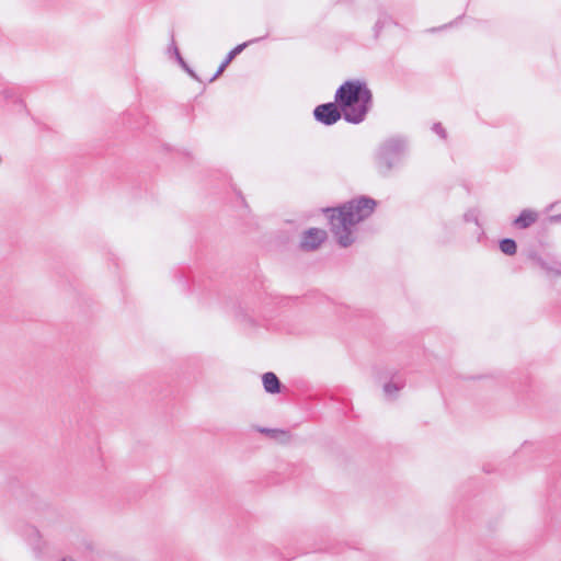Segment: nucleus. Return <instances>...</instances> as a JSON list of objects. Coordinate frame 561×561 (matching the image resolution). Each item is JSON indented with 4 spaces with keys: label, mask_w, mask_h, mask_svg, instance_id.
Masks as SVG:
<instances>
[{
    "label": "nucleus",
    "mask_w": 561,
    "mask_h": 561,
    "mask_svg": "<svg viewBox=\"0 0 561 561\" xmlns=\"http://www.w3.org/2000/svg\"><path fill=\"white\" fill-rule=\"evenodd\" d=\"M225 71L224 67H218V70L216 71V73L213 76V78L210 79V81H214L216 80L222 72Z\"/></svg>",
    "instance_id": "14"
},
{
    "label": "nucleus",
    "mask_w": 561,
    "mask_h": 561,
    "mask_svg": "<svg viewBox=\"0 0 561 561\" xmlns=\"http://www.w3.org/2000/svg\"><path fill=\"white\" fill-rule=\"evenodd\" d=\"M175 48H178V47L175 46V44H174V43H172V47H171V49H172V53H174V54H175Z\"/></svg>",
    "instance_id": "16"
},
{
    "label": "nucleus",
    "mask_w": 561,
    "mask_h": 561,
    "mask_svg": "<svg viewBox=\"0 0 561 561\" xmlns=\"http://www.w3.org/2000/svg\"><path fill=\"white\" fill-rule=\"evenodd\" d=\"M407 151V141L400 137H391L385 140L376 154L378 172L388 175L397 167Z\"/></svg>",
    "instance_id": "3"
},
{
    "label": "nucleus",
    "mask_w": 561,
    "mask_h": 561,
    "mask_svg": "<svg viewBox=\"0 0 561 561\" xmlns=\"http://www.w3.org/2000/svg\"><path fill=\"white\" fill-rule=\"evenodd\" d=\"M335 102L346 122L359 124L371 107L373 94L366 83L358 80L346 81L336 90Z\"/></svg>",
    "instance_id": "2"
},
{
    "label": "nucleus",
    "mask_w": 561,
    "mask_h": 561,
    "mask_svg": "<svg viewBox=\"0 0 561 561\" xmlns=\"http://www.w3.org/2000/svg\"><path fill=\"white\" fill-rule=\"evenodd\" d=\"M262 381H263L264 390L267 393L275 394V393L280 392L282 383H280L278 377L274 373H272V371L265 373L262 376Z\"/></svg>",
    "instance_id": "7"
},
{
    "label": "nucleus",
    "mask_w": 561,
    "mask_h": 561,
    "mask_svg": "<svg viewBox=\"0 0 561 561\" xmlns=\"http://www.w3.org/2000/svg\"><path fill=\"white\" fill-rule=\"evenodd\" d=\"M500 249L506 255H514L517 251V245L513 239L506 238L501 240Z\"/></svg>",
    "instance_id": "10"
},
{
    "label": "nucleus",
    "mask_w": 561,
    "mask_h": 561,
    "mask_svg": "<svg viewBox=\"0 0 561 561\" xmlns=\"http://www.w3.org/2000/svg\"><path fill=\"white\" fill-rule=\"evenodd\" d=\"M263 37H260V38H256V39H252V41H249V42H245L243 44H240L238 46H236L232 50L229 51V54L227 55V57L225 58V60L230 64L248 45L252 44V43H255L260 39H262Z\"/></svg>",
    "instance_id": "11"
},
{
    "label": "nucleus",
    "mask_w": 561,
    "mask_h": 561,
    "mask_svg": "<svg viewBox=\"0 0 561 561\" xmlns=\"http://www.w3.org/2000/svg\"><path fill=\"white\" fill-rule=\"evenodd\" d=\"M433 131L436 133L438 136H440L443 139L446 138V130L445 128L442 126L440 123H435L433 125Z\"/></svg>",
    "instance_id": "13"
},
{
    "label": "nucleus",
    "mask_w": 561,
    "mask_h": 561,
    "mask_svg": "<svg viewBox=\"0 0 561 561\" xmlns=\"http://www.w3.org/2000/svg\"><path fill=\"white\" fill-rule=\"evenodd\" d=\"M375 206V199L363 196L329 210L331 230L341 247L347 248L354 242L353 227L370 216Z\"/></svg>",
    "instance_id": "1"
},
{
    "label": "nucleus",
    "mask_w": 561,
    "mask_h": 561,
    "mask_svg": "<svg viewBox=\"0 0 561 561\" xmlns=\"http://www.w3.org/2000/svg\"><path fill=\"white\" fill-rule=\"evenodd\" d=\"M538 219V213L531 209H524L517 218L514 219L513 225L519 229L529 228Z\"/></svg>",
    "instance_id": "6"
},
{
    "label": "nucleus",
    "mask_w": 561,
    "mask_h": 561,
    "mask_svg": "<svg viewBox=\"0 0 561 561\" xmlns=\"http://www.w3.org/2000/svg\"><path fill=\"white\" fill-rule=\"evenodd\" d=\"M257 432L267 435L268 437L276 439L280 443H287L290 440V433L285 430L257 427Z\"/></svg>",
    "instance_id": "8"
},
{
    "label": "nucleus",
    "mask_w": 561,
    "mask_h": 561,
    "mask_svg": "<svg viewBox=\"0 0 561 561\" xmlns=\"http://www.w3.org/2000/svg\"><path fill=\"white\" fill-rule=\"evenodd\" d=\"M325 239L327 232L324 230L310 228L304 233L300 247L302 250L313 251L318 249Z\"/></svg>",
    "instance_id": "5"
},
{
    "label": "nucleus",
    "mask_w": 561,
    "mask_h": 561,
    "mask_svg": "<svg viewBox=\"0 0 561 561\" xmlns=\"http://www.w3.org/2000/svg\"><path fill=\"white\" fill-rule=\"evenodd\" d=\"M556 219H561V214L558 217H556Z\"/></svg>",
    "instance_id": "18"
},
{
    "label": "nucleus",
    "mask_w": 561,
    "mask_h": 561,
    "mask_svg": "<svg viewBox=\"0 0 561 561\" xmlns=\"http://www.w3.org/2000/svg\"><path fill=\"white\" fill-rule=\"evenodd\" d=\"M403 386H404L403 380L387 382L383 386V392L387 397L394 398L396 394L403 388Z\"/></svg>",
    "instance_id": "9"
},
{
    "label": "nucleus",
    "mask_w": 561,
    "mask_h": 561,
    "mask_svg": "<svg viewBox=\"0 0 561 561\" xmlns=\"http://www.w3.org/2000/svg\"><path fill=\"white\" fill-rule=\"evenodd\" d=\"M228 65H229V64H228L226 60H224V61L221 62L220 67H224V69H226V68L228 67Z\"/></svg>",
    "instance_id": "15"
},
{
    "label": "nucleus",
    "mask_w": 561,
    "mask_h": 561,
    "mask_svg": "<svg viewBox=\"0 0 561 561\" xmlns=\"http://www.w3.org/2000/svg\"><path fill=\"white\" fill-rule=\"evenodd\" d=\"M314 118L322 123L323 125L330 126L335 124L341 117H343V113L341 112L336 102L324 103L318 105L313 111Z\"/></svg>",
    "instance_id": "4"
},
{
    "label": "nucleus",
    "mask_w": 561,
    "mask_h": 561,
    "mask_svg": "<svg viewBox=\"0 0 561 561\" xmlns=\"http://www.w3.org/2000/svg\"><path fill=\"white\" fill-rule=\"evenodd\" d=\"M175 57H176V60L179 61V64L181 65V67L191 76L193 77L194 79H197V76L195 75V72L187 66V64L185 62V60L182 58L180 51L178 48H175Z\"/></svg>",
    "instance_id": "12"
},
{
    "label": "nucleus",
    "mask_w": 561,
    "mask_h": 561,
    "mask_svg": "<svg viewBox=\"0 0 561 561\" xmlns=\"http://www.w3.org/2000/svg\"><path fill=\"white\" fill-rule=\"evenodd\" d=\"M61 561H73L71 558H64Z\"/></svg>",
    "instance_id": "17"
}]
</instances>
